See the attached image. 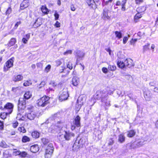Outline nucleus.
Instances as JSON below:
<instances>
[{
    "mask_svg": "<svg viewBox=\"0 0 158 158\" xmlns=\"http://www.w3.org/2000/svg\"><path fill=\"white\" fill-rule=\"evenodd\" d=\"M29 6V3L26 0L23 1L20 5V8L23 10L24 8L27 7Z\"/></svg>",
    "mask_w": 158,
    "mask_h": 158,
    "instance_id": "obj_22",
    "label": "nucleus"
},
{
    "mask_svg": "<svg viewBox=\"0 0 158 158\" xmlns=\"http://www.w3.org/2000/svg\"><path fill=\"white\" fill-rule=\"evenodd\" d=\"M24 98H20L19 101V104L18 107L19 110H23L26 108V100Z\"/></svg>",
    "mask_w": 158,
    "mask_h": 158,
    "instance_id": "obj_7",
    "label": "nucleus"
},
{
    "mask_svg": "<svg viewBox=\"0 0 158 158\" xmlns=\"http://www.w3.org/2000/svg\"><path fill=\"white\" fill-rule=\"evenodd\" d=\"M69 97V94L67 90L62 91L59 97V100L62 102L66 100Z\"/></svg>",
    "mask_w": 158,
    "mask_h": 158,
    "instance_id": "obj_9",
    "label": "nucleus"
},
{
    "mask_svg": "<svg viewBox=\"0 0 158 158\" xmlns=\"http://www.w3.org/2000/svg\"><path fill=\"white\" fill-rule=\"evenodd\" d=\"M40 134L36 131H34L31 133L32 136L34 138H37L39 137Z\"/></svg>",
    "mask_w": 158,
    "mask_h": 158,
    "instance_id": "obj_28",
    "label": "nucleus"
},
{
    "mask_svg": "<svg viewBox=\"0 0 158 158\" xmlns=\"http://www.w3.org/2000/svg\"><path fill=\"white\" fill-rule=\"evenodd\" d=\"M32 83L30 80L28 81H25L23 84V85L25 86H27L31 85Z\"/></svg>",
    "mask_w": 158,
    "mask_h": 158,
    "instance_id": "obj_43",
    "label": "nucleus"
},
{
    "mask_svg": "<svg viewBox=\"0 0 158 158\" xmlns=\"http://www.w3.org/2000/svg\"><path fill=\"white\" fill-rule=\"evenodd\" d=\"M51 66L50 64H48L45 68L44 72L46 73H48L50 70Z\"/></svg>",
    "mask_w": 158,
    "mask_h": 158,
    "instance_id": "obj_40",
    "label": "nucleus"
},
{
    "mask_svg": "<svg viewBox=\"0 0 158 158\" xmlns=\"http://www.w3.org/2000/svg\"><path fill=\"white\" fill-rule=\"evenodd\" d=\"M109 10L106 8H105L103 10L102 13V18L105 20H109L110 19L111 15H109Z\"/></svg>",
    "mask_w": 158,
    "mask_h": 158,
    "instance_id": "obj_6",
    "label": "nucleus"
},
{
    "mask_svg": "<svg viewBox=\"0 0 158 158\" xmlns=\"http://www.w3.org/2000/svg\"><path fill=\"white\" fill-rule=\"evenodd\" d=\"M135 143L138 147L141 146L143 144V142H141V141L139 140L136 141L135 142Z\"/></svg>",
    "mask_w": 158,
    "mask_h": 158,
    "instance_id": "obj_50",
    "label": "nucleus"
},
{
    "mask_svg": "<svg viewBox=\"0 0 158 158\" xmlns=\"http://www.w3.org/2000/svg\"><path fill=\"white\" fill-rule=\"evenodd\" d=\"M136 133L134 130H130L127 132V136L129 138H132L135 135Z\"/></svg>",
    "mask_w": 158,
    "mask_h": 158,
    "instance_id": "obj_21",
    "label": "nucleus"
},
{
    "mask_svg": "<svg viewBox=\"0 0 158 158\" xmlns=\"http://www.w3.org/2000/svg\"><path fill=\"white\" fill-rule=\"evenodd\" d=\"M137 39H132L130 41V44L131 45L134 46L135 43L137 42Z\"/></svg>",
    "mask_w": 158,
    "mask_h": 158,
    "instance_id": "obj_46",
    "label": "nucleus"
},
{
    "mask_svg": "<svg viewBox=\"0 0 158 158\" xmlns=\"http://www.w3.org/2000/svg\"><path fill=\"white\" fill-rule=\"evenodd\" d=\"M23 77L22 75H16L13 77V81L15 82L23 80Z\"/></svg>",
    "mask_w": 158,
    "mask_h": 158,
    "instance_id": "obj_15",
    "label": "nucleus"
},
{
    "mask_svg": "<svg viewBox=\"0 0 158 158\" xmlns=\"http://www.w3.org/2000/svg\"><path fill=\"white\" fill-rule=\"evenodd\" d=\"M27 153L25 152H21V153L20 154V156L23 157H25L27 156Z\"/></svg>",
    "mask_w": 158,
    "mask_h": 158,
    "instance_id": "obj_52",
    "label": "nucleus"
},
{
    "mask_svg": "<svg viewBox=\"0 0 158 158\" xmlns=\"http://www.w3.org/2000/svg\"><path fill=\"white\" fill-rule=\"evenodd\" d=\"M142 17L141 15L140 14V13L138 12L137 14H136L135 15L134 19L135 22H137L138 19Z\"/></svg>",
    "mask_w": 158,
    "mask_h": 158,
    "instance_id": "obj_33",
    "label": "nucleus"
},
{
    "mask_svg": "<svg viewBox=\"0 0 158 158\" xmlns=\"http://www.w3.org/2000/svg\"><path fill=\"white\" fill-rule=\"evenodd\" d=\"M21 23L20 21L17 22L15 24L14 27V28L15 29H16L17 28V27H18V26L19 25H20L21 24Z\"/></svg>",
    "mask_w": 158,
    "mask_h": 158,
    "instance_id": "obj_58",
    "label": "nucleus"
},
{
    "mask_svg": "<svg viewBox=\"0 0 158 158\" xmlns=\"http://www.w3.org/2000/svg\"><path fill=\"white\" fill-rule=\"evenodd\" d=\"M49 99V97L46 96H44L37 100L36 103L38 106L44 107L49 103L48 101Z\"/></svg>",
    "mask_w": 158,
    "mask_h": 158,
    "instance_id": "obj_2",
    "label": "nucleus"
},
{
    "mask_svg": "<svg viewBox=\"0 0 158 158\" xmlns=\"http://www.w3.org/2000/svg\"><path fill=\"white\" fill-rule=\"evenodd\" d=\"M45 84L46 83L45 81H43L41 82L40 85H39V86H38V87L39 89H40L42 87L44 86Z\"/></svg>",
    "mask_w": 158,
    "mask_h": 158,
    "instance_id": "obj_49",
    "label": "nucleus"
},
{
    "mask_svg": "<svg viewBox=\"0 0 158 158\" xmlns=\"http://www.w3.org/2000/svg\"><path fill=\"white\" fill-rule=\"evenodd\" d=\"M72 84L74 86H77L78 85L79 82V78L76 77H74L72 79Z\"/></svg>",
    "mask_w": 158,
    "mask_h": 158,
    "instance_id": "obj_20",
    "label": "nucleus"
},
{
    "mask_svg": "<svg viewBox=\"0 0 158 158\" xmlns=\"http://www.w3.org/2000/svg\"><path fill=\"white\" fill-rule=\"evenodd\" d=\"M32 95L29 91H27L26 92L24 95V98L25 99H28Z\"/></svg>",
    "mask_w": 158,
    "mask_h": 158,
    "instance_id": "obj_24",
    "label": "nucleus"
},
{
    "mask_svg": "<svg viewBox=\"0 0 158 158\" xmlns=\"http://www.w3.org/2000/svg\"><path fill=\"white\" fill-rule=\"evenodd\" d=\"M14 59V57H12L6 62V66L7 68H9L13 66Z\"/></svg>",
    "mask_w": 158,
    "mask_h": 158,
    "instance_id": "obj_16",
    "label": "nucleus"
},
{
    "mask_svg": "<svg viewBox=\"0 0 158 158\" xmlns=\"http://www.w3.org/2000/svg\"><path fill=\"white\" fill-rule=\"evenodd\" d=\"M8 146L7 145L5 141H2L0 142V147L2 148H7Z\"/></svg>",
    "mask_w": 158,
    "mask_h": 158,
    "instance_id": "obj_36",
    "label": "nucleus"
},
{
    "mask_svg": "<svg viewBox=\"0 0 158 158\" xmlns=\"http://www.w3.org/2000/svg\"><path fill=\"white\" fill-rule=\"evenodd\" d=\"M117 64L118 66L122 69L125 67L126 66V64H125V61H123V60L121 59H118V60Z\"/></svg>",
    "mask_w": 158,
    "mask_h": 158,
    "instance_id": "obj_19",
    "label": "nucleus"
},
{
    "mask_svg": "<svg viewBox=\"0 0 158 158\" xmlns=\"http://www.w3.org/2000/svg\"><path fill=\"white\" fill-rule=\"evenodd\" d=\"M42 24V23L39 22L38 19H37L33 24V26L34 28H37L39 27Z\"/></svg>",
    "mask_w": 158,
    "mask_h": 158,
    "instance_id": "obj_29",
    "label": "nucleus"
},
{
    "mask_svg": "<svg viewBox=\"0 0 158 158\" xmlns=\"http://www.w3.org/2000/svg\"><path fill=\"white\" fill-rule=\"evenodd\" d=\"M144 96L146 100L147 101L150 100L152 97V94L149 91L145 92L144 93Z\"/></svg>",
    "mask_w": 158,
    "mask_h": 158,
    "instance_id": "obj_18",
    "label": "nucleus"
},
{
    "mask_svg": "<svg viewBox=\"0 0 158 158\" xmlns=\"http://www.w3.org/2000/svg\"><path fill=\"white\" fill-rule=\"evenodd\" d=\"M13 152L14 154L16 156L20 155V154L21 153V152L20 151H18L16 149L13 150Z\"/></svg>",
    "mask_w": 158,
    "mask_h": 158,
    "instance_id": "obj_47",
    "label": "nucleus"
},
{
    "mask_svg": "<svg viewBox=\"0 0 158 158\" xmlns=\"http://www.w3.org/2000/svg\"><path fill=\"white\" fill-rule=\"evenodd\" d=\"M113 94V91H109L105 90L101 91L100 92V95L101 102H102V105L105 107L106 109H108L111 105L110 101L108 100V94L111 95Z\"/></svg>",
    "mask_w": 158,
    "mask_h": 158,
    "instance_id": "obj_1",
    "label": "nucleus"
},
{
    "mask_svg": "<svg viewBox=\"0 0 158 158\" xmlns=\"http://www.w3.org/2000/svg\"><path fill=\"white\" fill-rule=\"evenodd\" d=\"M54 90L53 88L51 87H49L48 89L46 90V93L48 94H49L50 92H53Z\"/></svg>",
    "mask_w": 158,
    "mask_h": 158,
    "instance_id": "obj_44",
    "label": "nucleus"
},
{
    "mask_svg": "<svg viewBox=\"0 0 158 158\" xmlns=\"http://www.w3.org/2000/svg\"><path fill=\"white\" fill-rule=\"evenodd\" d=\"M54 148L53 144L49 143L46 150L45 157V158H50L54 151Z\"/></svg>",
    "mask_w": 158,
    "mask_h": 158,
    "instance_id": "obj_3",
    "label": "nucleus"
},
{
    "mask_svg": "<svg viewBox=\"0 0 158 158\" xmlns=\"http://www.w3.org/2000/svg\"><path fill=\"white\" fill-rule=\"evenodd\" d=\"M86 2L88 6L90 8H93L95 6V2L94 0H86Z\"/></svg>",
    "mask_w": 158,
    "mask_h": 158,
    "instance_id": "obj_23",
    "label": "nucleus"
},
{
    "mask_svg": "<svg viewBox=\"0 0 158 158\" xmlns=\"http://www.w3.org/2000/svg\"><path fill=\"white\" fill-rule=\"evenodd\" d=\"M63 126L64 123L60 122L58 123L57 126H52L50 129H52L51 130L52 132H58L59 131H61L60 130L63 128Z\"/></svg>",
    "mask_w": 158,
    "mask_h": 158,
    "instance_id": "obj_5",
    "label": "nucleus"
},
{
    "mask_svg": "<svg viewBox=\"0 0 158 158\" xmlns=\"http://www.w3.org/2000/svg\"><path fill=\"white\" fill-rule=\"evenodd\" d=\"M115 34L116 37L118 39H120L122 37V33L120 31H115Z\"/></svg>",
    "mask_w": 158,
    "mask_h": 158,
    "instance_id": "obj_30",
    "label": "nucleus"
},
{
    "mask_svg": "<svg viewBox=\"0 0 158 158\" xmlns=\"http://www.w3.org/2000/svg\"><path fill=\"white\" fill-rule=\"evenodd\" d=\"M83 98L81 97H79L77 100V103L78 104H79V103L80 102H82V105L84 103V101L83 100Z\"/></svg>",
    "mask_w": 158,
    "mask_h": 158,
    "instance_id": "obj_45",
    "label": "nucleus"
},
{
    "mask_svg": "<svg viewBox=\"0 0 158 158\" xmlns=\"http://www.w3.org/2000/svg\"><path fill=\"white\" fill-rule=\"evenodd\" d=\"M72 53V51L71 50H68L64 53V54L65 55H67L69 54H71Z\"/></svg>",
    "mask_w": 158,
    "mask_h": 158,
    "instance_id": "obj_57",
    "label": "nucleus"
},
{
    "mask_svg": "<svg viewBox=\"0 0 158 158\" xmlns=\"http://www.w3.org/2000/svg\"><path fill=\"white\" fill-rule=\"evenodd\" d=\"M146 10V8L144 6H142L138 8L137 11L139 13H141L144 11Z\"/></svg>",
    "mask_w": 158,
    "mask_h": 158,
    "instance_id": "obj_26",
    "label": "nucleus"
},
{
    "mask_svg": "<svg viewBox=\"0 0 158 158\" xmlns=\"http://www.w3.org/2000/svg\"><path fill=\"white\" fill-rule=\"evenodd\" d=\"M61 136H62L63 137H64L65 140H69L72 137L75 136V134L70 131H65L64 135L62 134Z\"/></svg>",
    "mask_w": 158,
    "mask_h": 158,
    "instance_id": "obj_8",
    "label": "nucleus"
},
{
    "mask_svg": "<svg viewBox=\"0 0 158 158\" xmlns=\"http://www.w3.org/2000/svg\"><path fill=\"white\" fill-rule=\"evenodd\" d=\"M30 140V139L26 136H24L22 139V141L23 143H26L29 142Z\"/></svg>",
    "mask_w": 158,
    "mask_h": 158,
    "instance_id": "obj_34",
    "label": "nucleus"
},
{
    "mask_svg": "<svg viewBox=\"0 0 158 158\" xmlns=\"http://www.w3.org/2000/svg\"><path fill=\"white\" fill-rule=\"evenodd\" d=\"M16 40L15 38H11L9 42L8 45L9 46H11L14 45L16 43Z\"/></svg>",
    "mask_w": 158,
    "mask_h": 158,
    "instance_id": "obj_27",
    "label": "nucleus"
},
{
    "mask_svg": "<svg viewBox=\"0 0 158 158\" xmlns=\"http://www.w3.org/2000/svg\"><path fill=\"white\" fill-rule=\"evenodd\" d=\"M80 119L81 118L78 115L75 117L73 123H71V129L72 130H74L76 127H79L80 126Z\"/></svg>",
    "mask_w": 158,
    "mask_h": 158,
    "instance_id": "obj_4",
    "label": "nucleus"
},
{
    "mask_svg": "<svg viewBox=\"0 0 158 158\" xmlns=\"http://www.w3.org/2000/svg\"><path fill=\"white\" fill-rule=\"evenodd\" d=\"M128 39V37L125 36L124 37L123 39V43L125 44L127 42Z\"/></svg>",
    "mask_w": 158,
    "mask_h": 158,
    "instance_id": "obj_54",
    "label": "nucleus"
},
{
    "mask_svg": "<svg viewBox=\"0 0 158 158\" xmlns=\"http://www.w3.org/2000/svg\"><path fill=\"white\" fill-rule=\"evenodd\" d=\"M12 9L10 7H9L6 11V14L7 15H8L11 12Z\"/></svg>",
    "mask_w": 158,
    "mask_h": 158,
    "instance_id": "obj_51",
    "label": "nucleus"
},
{
    "mask_svg": "<svg viewBox=\"0 0 158 158\" xmlns=\"http://www.w3.org/2000/svg\"><path fill=\"white\" fill-rule=\"evenodd\" d=\"M22 115L20 114V113H18V114H17V118H19V117L20 118H19L18 119L19 120H24L23 119V117L22 116V117H20V116H21Z\"/></svg>",
    "mask_w": 158,
    "mask_h": 158,
    "instance_id": "obj_59",
    "label": "nucleus"
},
{
    "mask_svg": "<svg viewBox=\"0 0 158 158\" xmlns=\"http://www.w3.org/2000/svg\"><path fill=\"white\" fill-rule=\"evenodd\" d=\"M25 116L28 119L31 120L34 119L36 117V115L34 112H31L26 114Z\"/></svg>",
    "mask_w": 158,
    "mask_h": 158,
    "instance_id": "obj_13",
    "label": "nucleus"
},
{
    "mask_svg": "<svg viewBox=\"0 0 158 158\" xmlns=\"http://www.w3.org/2000/svg\"><path fill=\"white\" fill-rule=\"evenodd\" d=\"M42 12L45 14H47L49 12L48 10L45 6H43L41 7Z\"/></svg>",
    "mask_w": 158,
    "mask_h": 158,
    "instance_id": "obj_25",
    "label": "nucleus"
},
{
    "mask_svg": "<svg viewBox=\"0 0 158 158\" xmlns=\"http://www.w3.org/2000/svg\"><path fill=\"white\" fill-rule=\"evenodd\" d=\"M75 53H76L75 55L77 56V62L80 60H81L85 55V53L83 51L79 50H77Z\"/></svg>",
    "mask_w": 158,
    "mask_h": 158,
    "instance_id": "obj_10",
    "label": "nucleus"
},
{
    "mask_svg": "<svg viewBox=\"0 0 158 158\" xmlns=\"http://www.w3.org/2000/svg\"><path fill=\"white\" fill-rule=\"evenodd\" d=\"M50 85H51L53 87H55L56 86L57 84L54 81H52L50 83Z\"/></svg>",
    "mask_w": 158,
    "mask_h": 158,
    "instance_id": "obj_64",
    "label": "nucleus"
},
{
    "mask_svg": "<svg viewBox=\"0 0 158 158\" xmlns=\"http://www.w3.org/2000/svg\"><path fill=\"white\" fill-rule=\"evenodd\" d=\"M20 89V87H13L12 89V91L14 92H16L18 90H19Z\"/></svg>",
    "mask_w": 158,
    "mask_h": 158,
    "instance_id": "obj_53",
    "label": "nucleus"
},
{
    "mask_svg": "<svg viewBox=\"0 0 158 158\" xmlns=\"http://www.w3.org/2000/svg\"><path fill=\"white\" fill-rule=\"evenodd\" d=\"M36 66L38 68L41 69L43 66V64L41 63H39L36 64Z\"/></svg>",
    "mask_w": 158,
    "mask_h": 158,
    "instance_id": "obj_60",
    "label": "nucleus"
},
{
    "mask_svg": "<svg viewBox=\"0 0 158 158\" xmlns=\"http://www.w3.org/2000/svg\"><path fill=\"white\" fill-rule=\"evenodd\" d=\"M82 105V102H80L79 103V104L77 103V104L76 106V112L77 113L79 110L81 108V106Z\"/></svg>",
    "mask_w": 158,
    "mask_h": 158,
    "instance_id": "obj_31",
    "label": "nucleus"
},
{
    "mask_svg": "<svg viewBox=\"0 0 158 158\" xmlns=\"http://www.w3.org/2000/svg\"><path fill=\"white\" fill-rule=\"evenodd\" d=\"M67 67L70 69H73L72 63L71 61H69L66 63Z\"/></svg>",
    "mask_w": 158,
    "mask_h": 158,
    "instance_id": "obj_38",
    "label": "nucleus"
},
{
    "mask_svg": "<svg viewBox=\"0 0 158 158\" xmlns=\"http://www.w3.org/2000/svg\"><path fill=\"white\" fill-rule=\"evenodd\" d=\"M108 69L111 71H114L116 69V66L114 65H110L108 67Z\"/></svg>",
    "mask_w": 158,
    "mask_h": 158,
    "instance_id": "obj_39",
    "label": "nucleus"
},
{
    "mask_svg": "<svg viewBox=\"0 0 158 158\" xmlns=\"http://www.w3.org/2000/svg\"><path fill=\"white\" fill-rule=\"evenodd\" d=\"M102 71L105 73H106L108 72L107 69L105 67H103L102 69Z\"/></svg>",
    "mask_w": 158,
    "mask_h": 158,
    "instance_id": "obj_61",
    "label": "nucleus"
},
{
    "mask_svg": "<svg viewBox=\"0 0 158 158\" xmlns=\"http://www.w3.org/2000/svg\"><path fill=\"white\" fill-rule=\"evenodd\" d=\"M9 114L7 112L2 113L1 114L0 117L2 119H4L6 118L7 115Z\"/></svg>",
    "mask_w": 158,
    "mask_h": 158,
    "instance_id": "obj_35",
    "label": "nucleus"
},
{
    "mask_svg": "<svg viewBox=\"0 0 158 158\" xmlns=\"http://www.w3.org/2000/svg\"><path fill=\"white\" fill-rule=\"evenodd\" d=\"M114 143V140L112 139H110L108 141V144L109 145H112Z\"/></svg>",
    "mask_w": 158,
    "mask_h": 158,
    "instance_id": "obj_48",
    "label": "nucleus"
},
{
    "mask_svg": "<svg viewBox=\"0 0 158 158\" xmlns=\"http://www.w3.org/2000/svg\"><path fill=\"white\" fill-rule=\"evenodd\" d=\"M59 134V135L58 136V139L60 141L62 142L64 140V139H65V138H64V137H63L62 136H61V135H62Z\"/></svg>",
    "mask_w": 158,
    "mask_h": 158,
    "instance_id": "obj_56",
    "label": "nucleus"
},
{
    "mask_svg": "<svg viewBox=\"0 0 158 158\" xmlns=\"http://www.w3.org/2000/svg\"><path fill=\"white\" fill-rule=\"evenodd\" d=\"M3 123L2 122L0 121V129L2 130L3 129Z\"/></svg>",
    "mask_w": 158,
    "mask_h": 158,
    "instance_id": "obj_62",
    "label": "nucleus"
},
{
    "mask_svg": "<svg viewBox=\"0 0 158 158\" xmlns=\"http://www.w3.org/2000/svg\"><path fill=\"white\" fill-rule=\"evenodd\" d=\"M3 155L4 158H9L10 157V155L8 154V152L7 151L4 152Z\"/></svg>",
    "mask_w": 158,
    "mask_h": 158,
    "instance_id": "obj_41",
    "label": "nucleus"
},
{
    "mask_svg": "<svg viewBox=\"0 0 158 158\" xmlns=\"http://www.w3.org/2000/svg\"><path fill=\"white\" fill-rule=\"evenodd\" d=\"M41 140L42 143L44 145L47 144L49 142V140L48 139L45 138H43Z\"/></svg>",
    "mask_w": 158,
    "mask_h": 158,
    "instance_id": "obj_42",
    "label": "nucleus"
},
{
    "mask_svg": "<svg viewBox=\"0 0 158 158\" xmlns=\"http://www.w3.org/2000/svg\"><path fill=\"white\" fill-rule=\"evenodd\" d=\"M125 64H126V66L128 68H131L134 66L132 60L130 58L127 59L125 60Z\"/></svg>",
    "mask_w": 158,
    "mask_h": 158,
    "instance_id": "obj_12",
    "label": "nucleus"
},
{
    "mask_svg": "<svg viewBox=\"0 0 158 158\" xmlns=\"http://www.w3.org/2000/svg\"><path fill=\"white\" fill-rule=\"evenodd\" d=\"M150 46V44L149 43H147L145 45L143 46V52H145L146 51H148L149 49V47Z\"/></svg>",
    "mask_w": 158,
    "mask_h": 158,
    "instance_id": "obj_32",
    "label": "nucleus"
},
{
    "mask_svg": "<svg viewBox=\"0 0 158 158\" xmlns=\"http://www.w3.org/2000/svg\"><path fill=\"white\" fill-rule=\"evenodd\" d=\"M13 107L14 105L12 104L8 103L4 106L3 109L5 110H7L8 113L10 114L13 111Z\"/></svg>",
    "mask_w": 158,
    "mask_h": 158,
    "instance_id": "obj_11",
    "label": "nucleus"
},
{
    "mask_svg": "<svg viewBox=\"0 0 158 158\" xmlns=\"http://www.w3.org/2000/svg\"><path fill=\"white\" fill-rule=\"evenodd\" d=\"M54 16L55 17V19L56 20H57L59 17V14L56 12H55L54 14Z\"/></svg>",
    "mask_w": 158,
    "mask_h": 158,
    "instance_id": "obj_63",
    "label": "nucleus"
},
{
    "mask_svg": "<svg viewBox=\"0 0 158 158\" xmlns=\"http://www.w3.org/2000/svg\"><path fill=\"white\" fill-rule=\"evenodd\" d=\"M125 136L124 133H121L119 134L118 137V142L120 143H123L125 141Z\"/></svg>",
    "mask_w": 158,
    "mask_h": 158,
    "instance_id": "obj_14",
    "label": "nucleus"
},
{
    "mask_svg": "<svg viewBox=\"0 0 158 158\" xmlns=\"http://www.w3.org/2000/svg\"><path fill=\"white\" fill-rule=\"evenodd\" d=\"M39 147L37 145H34L31 147L30 150L33 153H36L39 150Z\"/></svg>",
    "mask_w": 158,
    "mask_h": 158,
    "instance_id": "obj_17",
    "label": "nucleus"
},
{
    "mask_svg": "<svg viewBox=\"0 0 158 158\" xmlns=\"http://www.w3.org/2000/svg\"><path fill=\"white\" fill-rule=\"evenodd\" d=\"M18 131L20 132H22L23 133H25L26 131L24 127H20L18 128Z\"/></svg>",
    "mask_w": 158,
    "mask_h": 158,
    "instance_id": "obj_37",
    "label": "nucleus"
},
{
    "mask_svg": "<svg viewBox=\"0 0 158 158\" xmlns=\"http://www.w3.org/2000/svg\"><path fill=\"white\" fill-rule=\"evenodd\" d=\"M56 66H60L62 64L61 62L59 60H57L55 61Z\"/></svg>",
    "mask_w": 158,
    "mask_h": 158,
    "instance_id": "obj_55",
    "label": "nucleus"
}]
</instances>
